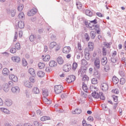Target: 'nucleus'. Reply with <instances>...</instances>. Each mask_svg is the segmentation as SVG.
Segmentation results:
<instances>
[{
  "mask_svg": "<svg viewBox=\"0 0 126 126\" xmlns=\"http://www.w3.org/2000/svg\"><path fill=\"white\" fill-rule=\"evenodd\" d=\"M92 96L93 98H94V99H99V98H100L101 100H105V97L102 92L98 93L94 91V92L92 93Z\"/></svg>",
  "mask_w": 126,
  "mask_h": 126,
  "instance_id": "1",
  "label": "nucleus"
},
{
  "mask_svg": "<svg viewBox=\"0 0 126 126\" xmlns=\"http://www.w3.org/2000/svg\"><path fill=\"white\" fill-rule=\"evenodd\" d=\"M63 87L61 85H56L54 87V91L56 94H60L63 92Z\"/></svg>",
  "mask_w": 126,
  "mask_h": 126,
  "instance_id": "2",
  "label": "nucleus"
},
{
  "mask_svg": "<svg viewBox=\"0 0 126 126\" xmlns=\"http://www.w3.org/2000/svg\"><path fill=\"white\" fill-rule=\"evenodd\" d=\"M75 80V76L72 75L70 76H68L66 78V81L68 83H71V82H73Z\"/></svg>",
  "mask_w": 126,
  "mask_h": 126,
  "instance_id": "3",
  "label": "nucleus"
},
{
  "mask_svg": "<svg viewBox=\"0 0 126 126\" xmlns=\"http://www.w3.org/2000/svg\"><path fill=\"white\" fill-rule=\"evenodd\" d=\"M94 67L99 69L100 68V60L98 58H96L94 62Z\"/></svg>",
  "mask_w": 126,
  "mask_h": 126,
  "instance_id": "4",
  "label": "nucleus"
},
{
  "mask_svg": "<svg viewBox=\"0 0 126 126\" xmlns=\"http://www.w3.org/2000/svg\"><path fill=\"white\" fill-rule=\"evenodd\" d=\"M24 85L25 87H27V88L31 89L33 87V84L28 80H26L24 82Z\"/></svg>",
  "mask_w": 126,
  "mask_h": 126,
  "instance_id": "5",
  "label": "nucleus"
},
{
  "mask_svg": "<svg viewBox=\"0 0 126 126\" xmlns=\"http://www.w3.org/2000/svg\"><path fill=\"white\" fill-rule=\"evenodd\" d=\"M36 13L37 10L36 8H33L32 9L28 12V16H33L34 15L36 14Z\"/></svg>",
  "mask_w": 126,
  "mask_h": 126,
  "instance_id": "6",
  "label": "nucleus"
},
{
  "mask_svg": "<svg viewBox=\"0 0 126 126\" xmlns=\"http://www.w3.org/2000/svg\"><path fill=\"white\" fill-rule=\"evenodd\" d=\"M11 91L12 93L14 94H17V93H19L20 91V89H19V87L16 86V87H13L11 88Z\"/></svg>",
  "mask_w": 126,
  "mask_h": 126,
  "instance_id": "7",
  "label": "nucleus"
},
{
  "mask_svg": "<svg viewBox=\"0 0 126 126\" xmlns=\"http://www.w3.org/2000/svg\"><path fill=\"white\" fill-rule=\"evenodd\" d=\"M71 50L70 47L69 46H65L63 49V54H68Z\"/></svg>",
  "mask_w": 126,
  "mask_h": 126,
  "instance_id": "8",
  "label": "nucleus"
},
{
  "mask_svg": "<svg viewBox=\"0 0 126 126\" xmlns=\"http://www.w3.org/2000/svg\"><path fill=\"white\" fill-rule=\"evenodd\" d=\"M9 78L11 80H12V81H13L14 82H17V81H18V78H17V76L14 74L10 75Z\"/></svg>",
  "mask_w": 126,
  "mask_h": 126,
  "instance_id": "9",
  "label": "nucleus"
},
{
  "mask_svg": "<svg viewBox=\"0 0 126 126\" xmlns=\"http://www.w3.org/2000/svg\"><path fill=\"white\" fill-rule=\"evenodd\" d=\"M4 104L7 107H10L12 105V100L11 99H5Z\"/></svg>",
  "mask_w": 126,
  "mask_h": 126,
  "instance_id": "10",
  "label": "nucleus"
},
{
  "mask_svg": "<svg viewBox=\"0 0 126 126\" xmlns=\"http://www.w3.org/2000/svg\"><path fill=\"white\" fill-rule=\"evenodd\" d=\"M101 88L103 91H107L109 89V86L107 83H103L101 84Z\"/></svg>",
  "mask_w": 126,
  "mask_h": 126,
  "instance_id": "11",
  "label": "nucleus"
},
{
  "mask_svg": "<svg viewBox=\"0 0 126 126\" xmlns=\"http://www.w3.org/2000/svg\"><path fill=\"white\" fill-rule=\"evenodd\" d=\"M85 58L86 60H87V61H89V60H90V58H91V56H90V54L89 53V51H88L87 50L85 49Z\"/></svg>",
  "mask_w": 126,
  "mask_h": 126,
  "instance_id": "12",
  "label": "nucleus"
},
{
  "mask_svg": "<svg viewBox=\"0 0 126 126\" xmlns=\"http://www.w3.org/2000/svg\"><path fill=\"white\" fill-rule=\"evenodd\" d=\"M63 69L64 71L67 72L71 69V65H65L63 66Z\"/></svg>",
  "mask_w": 126,
  "mask_h": 126,
  "instance_id": "13",
  "label": "nucleus"
},
{
  "mask_svg": "<svg viewBox=\"0 0 126 126\" xmlns=\"http://www.w3.org/2000/svg\"><path fill=\"white\" fill-rule=\"evenodd\" d=\"M12 61L15 63H20V58L19 57L14 56L11 58Z\"/></svg>",
  "mask_w": 126,
  "mask_h": 126,
  "instance_id": "14",
  "label": "nucleus"
},
{
  "mask_svg": "<svg viewBox=\"0 0 126 126\" xmlns=\"http://www.w3.org/2000/svg\"><path fill=\"white\" fill-rule=\"evenodd\" d=\"M0 111H1V112H3L4 114H6L7 115L10 114V111L5 108H0Z\"/></svg>",
  "mask_w": 126,
  "mask_h": 126,
  "instance_id": "15",
  "label": "nucleus"
},
{
  "mask_svg": "<svg viewBox=\"0 0 126 126\" xmlns=\"http://www.w3.org/2000/svg\"><path fill=\"white\" fill-rule=\"evenodd\" d=\"M3 90L5 92H8L9 91V86L7 84H3Z\"/></svg>",
  "mask_w": 126,
  "mask_h": 126,
  "instance_id": "16",
  "label": "nucleus"
},
{
  "mask_svg": "<svg viewBox=\"0 0 126 126\" xmlns=\"http://www.w3.org/2000/svg\"><path fill=\"white\" fill-rule=\"evenodd\" d=\"M42 95L44 97H48L49 96V93L47 89H43L42 90Z\"/></svg>",
  "mask_w": 126,
  "mask_h": 126,
  "instance_id": "17",
  "label": "nucleus"
},
{
  "mask_svg": "<svg viewBox=\"0 0 126 126\" xmlns=\"http://www.w3.org/2000/svg\"><path fill=\"white\" fill-rule=\"evenodd\" d=\"M29 72L31 74V75H32L33 77H35L36 76V73H35V70L33 68H30L29 69Z\"/></svg>",
  "mask_w": 126,
  "mask_h": 126,
  "instance_id": "18",
  "label": "nucleus"
},
{
  "mask_svg": "<svg viewBox=\"0 0 126 126\" xmlns=\"http://www.w3.org/2000/svg\"><path fill=\"white\" fill-rule=\"evenodd\" d=\"M50 59H51V56L49 55H46L44 57V55L42 56V60L44 62H49L50 61Z\"/></svg>",
  "mask_w": 126,
  "mask_h": 126,
  "instance_id": "19",
  "label": "nucleus"
},
{
  "mask_svg": "<svg viewBox=\"0 0 126 126\" xmlns=\"http://www.w3.org/2000/svg\"><path fill=\"white\" fill-rule=\"evenodd\" d=\"M82 85L83 90H84V91L86 92V93H88V87H87V85H86V84L84 82L83 83Z\"/></svg>",
  "mask_w": 126,
  "mask_h": 126,
  "instance_id": "20",
  "label": "nucleus"
},
{
  "mask_svg": "<svg viewBox=\"0 0 126 126\" xmlns=\"http://www.w3.org/2000/svg\"><path fill=\"white\" fill-rule=\"evenodd\" d=\"M49 66L50 67H55V66H57V62L55 61H51L49 62Z\"/></svg>",
  "mask_w": 126,
  "mask_h": 126,
  "instance_id": "21",
  "label": "nucleus"
},
{
  "mask_svg": "<svg viewBox=\"0 0 126 126\" xmlns=\"http://www.w3.org/2000/svg\"><path fill=\"white\" fill-rule=\"evenodd\" d=\"M57 61L59 64H63V59L62 57H59L57 59Z\"/></svg>",
  "mask_w": 126,
  "mask_h": 126,
  "instance_id": "22",
  "label": "nucleus"
},
{
  "mask_svg": "<svg viewBox=\"0 0 126 126\" xmlns=\"http://www.w3.org/2000/svg\"><path fill=\"white\" fill-rule=\"evenodd\" d=\"M119 78L116 76H113L112 78V82H113L114 84H118L119 83Z\"/></svg>",
  "mask_w": 126,
  "mask_h": 126,
  "instance_id": "23",
  "label": "nucleus"
},
{
  "mask_svg": "<svg viewBox=\"0 0 126 126\" xmlns=\"http://www.w3.org/2000/svg\"><path fill=\"white\" fill-rule=\"evenodd\" d=\"M18 26L19 27V28H20V29H22V28H24V22H22V21H19L18 23Z\"/></svg>",
  "mask_w": 126,
  "mask_h": 126,
  "instance_id": "24",
  "label": "nucleus"
},
{
  "mask_svg": "<svg viewBox=\"0 0 126 126\" xmlns=\"http://www.w3.org/2000/svg\"><path fill=\"white\" fill-rule=\"evenodd\" d=\"M37 75L38 76V77H44L45 73L43 71H38L37 72Z\"/></svg>",
  "mask_w": 126,
  "mask_h": 126,
  "instance_id": "25",
  "label": "nucleus"
},
{
  "mask_svg": "<svg viewBox=\"0 0 126 126\" xmlns=\"http://www.w3.org/2000/svg\"><path fill=\"white\" fill-rule=\"evenodd\" d=\"M18 17L20 20H23V19H25V16L24 15V13L23 12L20 13L19 14Z\"/></svg>",
  "mask_w": 126,
  "mask_h": 126,
  "instance_id": "26",
  "label": "nucleus"
},
{
  "mask_svg": "<svg viewBox=\"0 0 126 126\" xmlns=\"http://www.w3.org/2000/svg\"><path fill=\"white\" fill-rule=\"evenodd\" d=\"M51 120V118L48 116H43L40 118V121L42 122H45L46 121H49Z\"/></svg>",
  "mask_w": 126,
  "mask_h": 126,
  "instance_id": "27",
  "label": "nucleus"
},
{
  "mask_svg": "<svg viewBox=\"0 0 126 126\" xmlns=\"http://www.w3.org/2000/svg\"><path fill=\"white\" fill-rule=\"evenodd\" d=\"M88 47L90 51H92L93 49H94V43L93 42H89L88 43Z\"/></svg>",
  "mask_w": 126,
  "mask_h": 126,
  "instance_id": "28",
  "label": "nucleus"
},
{
  "mask_svg": "<svg viewBox=\"0 0 126 126\" xmlns=\"http://www.w3.org/2000/svg\"><path fill=\"white\" fill-rule=\"evenodd\" d=\"M90 36L91 39H95V37H96V32L94 31H92L90 32Z\"/></svg>",
  "mask_w": 126,
  "mask_h": 126,
  "instance_id": "29",
  "label": "nucleus"
},
{
  "mask_svg": "<svg viewBox=\"0 0 126 126\" xmlns=\"http://www.w3.org/2000/svg\"><path fill=\"white\" fill-rule=\"evenodd\" d=\"M85 14L88 15V16H90V17L93 15V13L90 10H86Z\"/></svg>",
  "mask_w": 126,
  "mask_h": 126,
  "instance_id": "30",
  "label": "nucleus"
},
{
  "mask_svg": "<svg viewBox=\"0 0 126 126\" xmlns=\"http://www.w3.org/2000/svg\"><path fill=\"white\" fill-rule=\"evenodd\" d=\"M99 30L100 29V25H93V27L92 28V30Z\"/></svg>",
  "mask_w": 126,
  "mask_h": 126,
  "instance_id": "31",
  "label": "nucleus"
},
{
  "mask_svg": "<svg viewBox=\"0 0 126 126\" xmlns=\"http://www.w3.org/2000/svg\"><path fill=\"white\" fill-rule=\"evenodd\" d=\"M73 115H75L77 114V115L81 114V109H76L74 111H72Z\"/></svg>",
  "mask_w": 126,
  "mask_h": 126,
  "instance_id": "32",
  "label": "nucleus"
},
{
  "mask_svg": "<svg viewBox=\"0 0 126 126\" xmlns=\"http://www.w3.org/2000/svg\"><path fill=\"white\" fill-rule=\"evenodd\" d=\"M101 64L102 65L107 64V57H103L101 60Z\"/></svg>",
  "mask_w": 126,
  "mask_h": 126,
  "instance_id": "33",
  "label": "nucleus"
},
{
  "mask_svg": "<svg viewBox=\"0 0 126 126\" xmlns=\"http://www.w3.org/2000/svg\"><path fill=\"white\" fill-rule=\"evenodd\" d=\"M57 43L56 42H52L51 43H50V45H49V48L50 49H52L53 48H55V47H56V46H57Z\"/></svg>",
  "mask_w": 126,
  "mask_h": 126,
  "instance_id": "34",
  "label": "nucleus"
},
{
  "mask_svg": "<svg viewBox=\"0 0 126 126\" xmlns=\"http://www.w3.org/2000/svg\"><path fill=\"white\" fill-rule=\"evenodd\" d=\"M32 92L34 94H39V93H40V91L39 90V89L38 88H33V90H32Z\"/></svg>",
  "mask_w": 126,
  "mask_h": 126,
  "instance_id": "35",
  "label": "nucleus"
},
{
  "mask_svg": "<svg viewBox=\"0 0 126 126\" xmlns=\"http://www.w3.org/2000/svg\"><path fill=\"white\" fill-rule=\"evenodd\" d=\"M38 67L39 68H40V69H42L43 68H44L45 66V63H41L40 62L38 64Z\"/></svg>",
  "mask_w": 126,
  "mask_h": 126,
  "instance_id": "36",
  "label": "nucleus"
},
{
  "mask_svg": "<svg viewBox=\"0 0 126 126\" xmlns=\"http://www.w3.org/2000/svg\"><path fill=\"white\" fill-rule=\"evenodd\" d=\"M108 52V49L103 47L102 48V55L103 56H107V53Z\"/></svg>",
  "mask_w": 126,
  "mask_h": 126,
  "instance_id": "37",
  "label": "nucleus"
},
{
  "mask_svg": "<svg viewBox=\"0 0 126 126\" xmlns=\"http://www.w3.org/2000/svg\"><path fill=\"white\" fill-rule=\"evenodd\" d=\"M94 75L96 77V78H98V79H100V74L97 72V71H94Z\"/></svg>",
  "mask_w": 126,
  "mask_h": 126,
  "instance_id": "38",
  "label": "nucleus"
},
{
  "mask_svg": "<svg viewBox=\"0 0 126 126\" xmlns=\"http://www.w3.org/2000/svg\"><path fill=\"white\" fill-rule=\"evenodd\" d=\"M87 93L85 92H81V96H82V97H83V98H87V94H86Z\"/></svg>",
  "mask_w": 126,
  "mask_h": 126,
  "instance_id": "39",
  "label": "nucleus"
},
{
  "mask_svg": "<svg viewBox=\"0 0 126 126\" xmlns=\"http://www.w3.org/2000/svg\"><path fill=\"white\" fill-rule=\"evenodd\" d=\"M24 8V6H23V4H20L18 6V10L19 11H22V10H23Z\"/></svg>",
  "mask_w": 126,
  "mask_h": 126,
  "instance_id": "40",
  "label": "nucleus"
},
{
  "mask_svg": "<svg viewBox=\"0 0 126 126\" xmlns=\"http://www.w3.org/2000/svg\"><path fill=\"white\" fill-rule=\"evenodd\" d=\"M102 108L103 109V110L104 111H109V113H110V109H109V108L107 107V105L106 104H102L101 105Z\"/></svg>",
  "mask_w": 126,
  "mask_h": 126,
  "instance_id": "41",
  "label": "nucleus"
},
{
  "mask_svg": "<svg viewBox=\"0 0 126 126\" xmlns=\"http://www.w3.org/2000/svg\"><path fill=\"white\" fill-rule=\"evenodd\" d=\"M84 38H85L86 41H89L90 40V37L89 36V34H88V33H85Z\"/></svg>",
  "mask_w": 126,
  "mask_h": 126,
  "instance_id": "42",
  "label": "nucleus"
},
{
  "mask_svg": "<svg viewBox=\"0 0 126 126\" xmlns=\"http://www.w3.org/2000/svg\"><path fill=\"white\" fill-rule=\"evenodd\" d=\"M9 72V70L6 68H5L2 70L3 74L7 75V74Z\"/></svg>",
  "mask_w": 126,
  "mask_h": 126,
  "instance_id": "43",
  "label": "nucleus"
},
{
  "mask_svg": "<svg viewBox=\"0 0 126 126\" xmlns=\"http://www.w3.org/2000/svg\"><path fill=\"white\" fill-rule=\"evenodd\" d=\"M79 54H78L77 55V60H79L80 59L81 56L82 57H83V51H80L79 52Z\"/></svg>",
  "mask_w": 126,
  "mask_h": 126,
  "instance_id": "44",
  "label": "nucleus"
},
{
  "mask_svg": "<svg viewBox=\"0 0 126 126\" xmlns=\"http://www.w3.org/2000/svg\"><path fill=\"white\" fill-rule=\"evenodd\" d=\"M76 5H77V8H78V9H81V7H82V4H81V2L78 1L76 2Z\"/></svg>",
  "mask_w": 126,
  "mask_h": 126,
  "instance_id": "45",
  "label": "nucleus"
},
{
  "mask_svg": "<svg viewBox=\"0 0 126 126\" xmlns=\"http://www.w3.org/2000/svg\"><path fill=\"white\" fill-rule=\"evenodd\" d=\"M22 63L24 66H26L28 64L27 61L24 58L22 59Z\"/></svg>",
  "mask_w": 126,
  "mask_h": 126,
  "instance_id": "46",
  "label": "nucleus"
},
{
  "mask_svg": "<svg viewBox=\"0 0 126 126\" xmlns=\"http://www.w3.org/2000/svg\"><path fill=\"white\" fill-rule=\"evenodd\" d=\"M78 64L76 63H74L72 65V69L75 70L77 68Z\"/></svg>",
  "mask_w": 126,
  "mask_h": 126,
  "instance_id": "47",
  "label": "nucleus"
},
{
  "mask_svg": "<svg viewBox=\"0 0 126 126\" xmlns=\"http://www.w3.org/2000/svg\"><path fill=\"white\" fill-rule=\"evenodd\" d=\"M92 83L94 85L97 84V83H98V80H97L96 78H93L92 79Z\"/></svg>",
  "mask_w": 126,
  "mask_h": 126,
  "instance_id": "48",
  "label": "nucleus"
},
{
  "mask_svg": "<svg viewBox=\"0 0 126 126\" xmlns=\"http://www.w3.org/2000/svg\"><path fill=\"white\" fill-rule=\"evenodd\" d=\"M15 48L17 50H19L20 49H21V46H20V43H17L15 44Z\"/></svg>",
  "mask_w": 126,
  "mask_h": 126,
  "instance_id": "49",
  "label": "nucleus"
},
{
  "mask_svg": "<svg viewBox=\"0 0 126 126\" xmlns=\"http://www.w3.org/2000/svg\"><path fill=\"white\" fill-rule=\"evenodd\" d=\"M44 101H45L46 104H48V105H50V104L52 103V100H49L48 98H45L44 99Z\"/></svg>",
  "mask_w": 126,
  "mask_h": 126,
  "instance_id": "50",
  "label": "nucleus"
},
{
  "mask_svg": "<svg viewBox=\"0 0 126 126\" xmlns=\"http://www.w3.org/2000/svg\"><path fill=\"white\" fill-rule=\"evenodd\" d=\"M82 65H87V61L84 59H82L81 61Z\"/></svg>",
  "mask_w": 126,
  "mask_h": 126,
  "instance_id": "51",
  "label": "nucleus"
},
{
  "mask_svg": "<svg viewBox=\"0 0 126 126\" xmlns=\"http://www.w3.org/2000/svg\"><path fill=\"white\" fill-rule=\"evenodd\" d=\"M126 83V79L125 78H122L120 79V84L122 85Z\"/></svg>",
  "mask_w": 126,
  "mask_h": 126,
  "instance_id": "52",
  "label": "nucleus"
},
{
  "mask_svg": "<svg viewBox=\"0 0 126 126\" xmlns=\"http://www.w3.org/2000/svg\"><path fill=\"white\" fill-rule=\"evenodd\" d=\"M17 37H18V34L17 33V32H15V35L13 39V42H15L17 40Z\"/></svg>",
  "mask_w": 126,
  "mask_h": 126,
  "instance_id": "53",
  "label": "nucleus"
},
{
  "mask_svg": "<svg viewBox=\"0 0 126 126\" xmlns=\"http://www.w3.org/2000/svg\"><path fill=\"white\" fill-rule=\"evenodd\" d=\"M89 80V78L87 75H84L83 78V81H88Z\"/></svg>",
  "mask_w": 126,
  "mask_h": 126,
  "instance_id": "54",
  "label": "nucleus"
},
{
  "mask_svg": "<svg viewBox=\"0 0 126 126\" xmlns=\"http://www.w3.org/2000/svg\"><path fill=\"white\" fill-rule=\"evenodd\" d=\"M10 52L12 54H15V53H16V49H15V48H12L10 50Z\"/></svg>",
  "mask_w": 126,
  "mask_h": 126,
  "instance_id": "55",
  "label": "nucleus"
},
{
  "mask_svg": "<svg viewBox=\"0 0 126 126\" xmlns=\"http://www.w3.org/2000/svg\"><path fill=\"white\" fill-rule=\"evenodd\" d=\"M33 124L35 126H42V124L37 121L34 122Z\"/></svg>",
  "mask_w": 126,
  "mask_h": 126,
  "instance_id": "56",
  "label": "nucleus"
},
{
  "mask_svg": "<svg viewBox=\"0 0 126 126\" xmlns=\"http://www.w3.org/2000/svg\"><path fill=\"white\" fill-rule=\"evenodd\" d=\"M34 40H35V36H34V35H31L30 36V40L31 41V42H33L34 41Z\"/></svg>",
  "mask_w": 126,
  "mask_h": 126,
  "instance_id": "57",
  "label": "nucleus"
},
{
  "mask_svg": "<svg viewBox=\"0 0 126 126\" xmlns=\"http://www.w3.org/2000/svg\"><path fill=\"white\" fill-rule=\"evenodd\" d=\"M111 61L113 63H116L118 62V60H117V59L114 57L111 58Z\"/></svg>",
  "mask_w": 126,
  "mask_h": 126,
  "instance_id": "58",
  "label": "nucleus"
},
{
  "mask_svg": "<svg viewBox=\"0 0 126 126\" xmlns=\"http://www.w3.org/2000/svg\"><path fill=\"white\" fill-rule=\"evenodd\" d=\"M78 49L79 51H82V47L81 46V44L80 43H78Z\"/></svg>",
  "mask_w": 126,
  "mask_h": 126,
  "instance_id": "59",
  "label": "nucleus"
},
{
  "mask_svg": "<svg viewBox=\"0 0 126 126\" xmlns=\"http://www.w3.org/2000/svg\"><path fill=\"white\" fill-rule=\"evenodd\" d=\"M66 97H67V94L66 93L63 94L61 95V98L62 99H64V98H66Z\"/></svg>",
  "mask_w": 126,
  "mask_h": 126,
  "instance_id": "60",
  "label": "nucleus"
},
{
  "mask_svg": "<svg viewBox=\"0 0 126 126\" xmlns=\"http://www.w3.org/2000/svg\"><path fill=\"white\" fill-rule=\"evenodd\" d=\"M87 120L89 122H92L94 120V119L92 116H90L88 118Z\"/></svg>",
  "mask_w": 126,
  "mask_h": 126,
  "instance_id": "61",
  "label": "nucleus"
},
{
  "mask_svg": "<svg viewBox=\"0 0 126 126\" xmlns=\"http://www.w3.org/2000/svg\"><path fill=\"white\" fill-rule=\"evenodd\" d=\"M24 126H34L32 124L27 123L24 124Z\"/></svg>",
  "mask_w": 126,
  "mask_h": 126,
  "instance_id": "62",
  "label": "nucleus"
},
{
  "mask_svg": "<svg viewBox=\"0 0 126 126\" xmlns=\"http://www.w3.org/2000/svg\"><path fill=\"white\" fill-rule=\"evenodd\" d=\"M112 91L113 93H115V94H119V93H120V92L118 89L113 90Z\"/></svg>",
  "mask_w": 126,
  "mask_h": 126,
  "instance_id": "63",
  "label": "nucleus"
},
{
  "mask_svg": "<svg viewBox=\"0 0 126 126\" xmlns=\"http://www.w3.org/2000/svg\"><path fill=\"white\" fill-rule=\"evenodd\" d=\"M96 14L97 16H98V17H103L104 16V15H103L102 13L100 12H97Z\"/></svg>",
  "mask_w": 126,
  "mask_h": 126,
  "instance_id": "64",
  "label": "nucleus"
}]
</instances>
